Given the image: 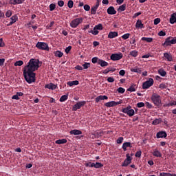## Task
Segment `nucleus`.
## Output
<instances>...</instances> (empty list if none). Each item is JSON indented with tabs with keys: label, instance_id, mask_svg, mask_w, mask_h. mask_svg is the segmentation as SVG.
<instances>
[{
	"label": "nucleus",
	"instance_id": "24",
	"mask_svg": "<svg viewBox=\"0 0 176 176\" xmlns=\"http://www.w3.org/2000/svg\"><path fill=\"white\" fill-rule=\"evenodd\" d=\"M98 65H100V67H108V65H109V64L108 63V62L100 59L98 60Z\"/></svg>",
	"mask_w": 176,
	"mask_h": 176
},
{
	"label": "nucleus",
	"instance_id": "46",
	"mask_svg": "<svg viewBox=\"0 0 176 176\" xmlns=\"http://www.w3.org/2000/svg\"><path fill=\"white\" fill-rule=\"evenodd\" d=\"M54 9H56V4L51 3L50 5V12H53V10H54Z\"/></svg>",
	"mask_w": 176,
	"mask_h": 176
},
{
	"label": "nucleus",
	"instance_id": "60",
	"mask_svg": "<svg viewBox=\"0 0 176 176\" xmlns=\"http://www.w3.org/2000/svg\"><path fill=\"white\" fill-rule=\"evenodd\" d=\"M71 49H72V46H68L67 47H66L65 49V53L67 54H68V53H69V52H71Z\"/></svg>",
	"mask_w": 176,
	"mask_h": 176
},
{
	"label": "nucleus",
	"instance_id": "63",
	"mask_svg": "<svg viewBox=\"0 0 176 176\" xmlns=\"http://www.w3.org/2000/svg\"><path fill=\"white\" fill-rule=\"evenodd\" d=\"M146 107L149 109H152V104L149 103V102H146Z\"/></svg>",
	"mask_w": 176,
	"mask_h": 176
},
{
	"label": "nucleus",
	"instance_id": "19",
	"mask_svg": "<svg viewBox=\"0 0 176 176\" xmlns=\"http://www.w3.org/2000/svg\"><path fill=\"white\" fill-rule=\"evenodd\" d=\"M71 135H80L82 134V131L78 129H74L70 131Z\"/></svg>",
	"mask_w": 176,
	"mask_h": 176
},
{
	"label": "nucleus",
	"instance_id": "10",
	"mask_svg": "<svg viewBox=\"0 0 176 176\" xmlns=\"http://www.w3.org/2000/svg\"><path fill=\"white\" fill-rule=\"evenodd\" d=\"M126 159H125L122 163V167H127V166L131 163V160H133V158L130 156V154H126Z\"/></svg>",
	"mask_w": 176,
	"mask_h": 176
},
{
	"label": "nucleus",
	"instance_id": "37",
	"mask_svg": "<svg viewBox=\"0 0 176 176\" xmlns=\"http://www.w3.org/2000/svg\"><path fill=\"white\" fill-rule=\"evenodd\" d=\"M23 64H24V62H23V60H18L14 63V67H21Z\"/></svg>",
	"mask_w": 176,
	"mask_h": 176
},
{
	"label": "nucleus",
	"instance_id": "56",
	"mask_svg": "<svg viewBox=\"0 0 176 176\" xmlns=\"http://www.w3.org/2000/svg\"><path fill=\"white\" fill-rule=\"evenodd\" d=\"M58 5L60 6V8H63L64 6V1L60 0L58 1Z\"/></svg>",
	"mask_w": 176,
	"mask_h": 176
},
{
	"label": "nucleus",
	"instance_id": "22",
	"mask_svg": "<svg viewBox=\"0 0 176 176\" xmlns=\"http://www.w3.org/2000/svg\"><path fill=\"white\" fill-rule=\"evenodd\" d=\"M153 155L155 157H162V153H160V151L157 148H155L153 150Z\"/></svg>",
	"mask_w": 176,
	"mask_h": 176
},
{
	"label": "nucleus",
	"instance_id": "23",
	"mask_svg": "<svg viewBox=\"0 0 176 176\" xmlns=\"http://www.w3.org/2000/svg\"><path fill=\"white\" fill-rule=\"evenodd\" d=\"M135 28H140V30L144 28V25L142 24V21L141 20L139 19L136 21Z\"/></svg>",
	"mask_w": 176,
	"mask_h": 176
},
{
	"label": "nucleus",
	"instance_id": "26",
	"mask_svg": "<svg viewBox=\"0 0 176 176\" xmlns=\"http://www.w3.org/2000/svg\"><path fill=\"white\" fill-rule=\"evenodd\" d=\"M162 122H163V120H162V118H156L152 122V124H153L154 126H157V124H160Z\"/></svg>",
	"mask_w": 176,
	"mask_h": 176
},
{
	"label": "nucleus",
	"instance_id": "53",
	"mask_svg": "<svg viewBox=\"0 0 176 176\" xmlns=\"http://www.w3.org/2000/svg\"><path fill=\"white\" fill-rule=\"evenodd\" d=\"M123 137H120L117 140V144H122L123 142Z\"/></svg>",
	"mask_w": 176,
	"mask_h": 176
},
{
	"label": "nucleus",
	"instance_id": "2",
	"mask_svg": "<svg viewBox=\"0 0 176 176\" xmlns=\"http://www.w3.org/2000/svg\"><path fill=\"white\" fill-rule=\"evenodd\" d=\"M151 101L155 107H160V105H162V97L156 93L152 94Z\"/></svg>",
	"mask_w": 176,
	"mask_h": 176
},
{
	"label": "nucleus",
	"instance_id": "20",
	"mask_svg": "<svg viewBox=\"0 0 176 176\" xmlns=\"http://www.w3.org/2000/svg\"><path fill=\"white\" fill-rule=\"evenodd\" d=\"M102 100H108V96L100 95L96 98L95 101H96V102H100V101H101Z\"/></svg>",
	"mask_w": 176,
	"mask_h": 176
},
{
	"label": "nucleus",
	"instance_id": "43",
	"mask_svg": "<svg viewBox=\"0 0 176 176\" xmlns=\"http://www.w3.org/2000/svg\"><path fill=\"white\" fill-rule=\"evenodd\" d=\"M88 32L89 34H92L93 35H98V30H90V31H88Z\"/></svg>",
	"mask_w": 176,
	"mask_h": 176
},
{
	"label": "nucleus",
	"instance_id": "41",
	"mask_svg": "<svg viewBox=\"0 0 176 176\" xmlns=\"http://www.w3.org/2000/svg\"><path fill=\"white\" fill-rule=\"evenodd\" d=\"M67 6L69 9H72L74 8V1L69 0L67 3Z\"/></svg>",
	"mask_w": 176,
	"mask_h": 176
},
{
	"label": "nucleus",
	"instance_id": "31",
	"mask_svg": "<svg viewBox=\"0 0 176 176\" xmlns=\"http://www.w3.org/2000/svg\"><path fill=\"white\" fill-rule=\"evenodd\" d=\"M141 41H145L146 42H148V43H151V42H153V38H151V37H142L141 38Z\"/></svg>",
	"mask_w": 176,
	"mask_h": 176
},
{
	"label": "nucleus",
	"instance_id": "28",
	"mask_svg": "<svg viewBox=\"0 0 176 176\" xmlns=\"http://www.w3.org/2000/svg\"><path fill=\"white\" fill-rule=\"evenodd\" d=\"M67 142H68L67 139H60V140H58L55 142V143L57 144L58 145H60L61 144H67Z\"/></svg>",
	"mask_w": 176,
	"mask_h": 176
},
{
	"label": "nucleus",
	"instance_id": "52",
	"mask_svg": "<svg viewBox=\"0 0 176 176\" xmlns=\"http://www.w3.org/2000/svg\"><path fill=\"white\" fill-rule=\"evenodd\" d=\"M53 25H54V21H52L50 24L47 25V28L48 30H52V27H53Z\"/></svg>",
	"mask_w": 176,
	"mask_h": 176
},
{
	"label": "nucleus",
	"instance_id": "61",
	"mask_svg": "<svg viewBox=\"0 0 176 176\" xmlns=\"http://www.w3.org/2000/svg\"><path fill=\"white\" fill-rule=\"evenodd\" d=\"M5 46V42H3V38H0V47H3Z\"/></svg>",
	"mask_w": 176,
	"mask_h": 176
},
{
	"label": "nucleus",
	"instance_id": "62",
	"mask_svg": "<svg viewBox=\"0 0 176 176\" xmlns=\"http://www.w3.org/2000/svg\"><path fill=\"white\" fill-rule=\"evenodd\" d=\"M119 75H120L121 76H124V75H126V72L124 70H120L119 72Z\"/></svg>",
	"mask_w": 176,
	"mask_h": 176
},
{
	"label": "nucleus",
	"instance_id": "15",
	"mask_svg": "<svg viewBox=\"0 0 176 176\" xmlns=\"http://www.w3.org/2000/svg\"><path fill=\"white\" fill-rule=\"evenodd\" d=\"M116 71V69L112 67H108L106 69H104L102 72V74L104 75H107V74H109V72H115Z\"/></svg>",
	"mask_w": 176,
	"mask_h": 176
},
{
	"label": "nucleus",
	"instance_id": "48",
	"mask_svg": "<svg viewBox=\"0 0 176 176\" xmlns=\"http://www.w3.org/2000/svg\"><path fill=\"white\" fill-rule=\"evenodd\" d=\"M138 108H142L143 107H145V103L140 102L137 104Z\"/></svg>",
	"mask_w": 176,
	"mask_h": 176
},
{
	"label": "nucleus",
	"instance_id": "57",
	"mask_svg": "<svg viewBox=\"0 0 176 176\" xmlns=\"http://www.w3.org/2000/svg\"><path fill=\"white\" fill-rule=\"evenodd\" d=\"M171 173H160V176H170Z\"/></svg>",
	"mask_w": 176,
	"mask_h": 176
},
{
	"label": "nucleus",
	"instance_id": "25",
	"mask_svg": "<svg viewBox=\"0 0 176 176\" xmlns=\"http://www.w3.org/2000/svg\"><path fill=\"white\" fill-rule=\"evenodd\" d=\"M108 14H116V11L115 10V8L113 6H110L107 9Z\"/></svg>",
	"mask_w": 176,
	"mask_h": 176
},
{
	"label": "nucleus",
	"instance_id": "14",
	"mask_svg": "<svg viewBox=\"0 0 176 176\" xmlns=\"http://www.w3.org/2000/svg\"><path fill=\"white\" fill-rule=\"evenodd\" d=\"M45 89H49L50 90H56L57 89V85L50 82L45 85Z\"/></svg>",
	"mask_w": 176,
	"mask_h": 176
},
{
	"label": "nucleus",
	"instance_id": "8",
	"mask_svg": "<svg viewBox=\"0 0 176 176\" xmlns=\"http://www.w3.org/2000/svg\"><path fill=\"white\" fill-rule=\"evenodd\" d=\"M120 104H123V100H120L118 102H116V101L108 102L104 104V106L107 107V108H111V107H116Z\"/></svg>",
	"mask_w": 176,
	"mask_h": 176
},
{
	"label": "nucleus",
	"instance_id": "18",
	"mask_svg": "<svg viewBox=\"0 0 176 176\" xmlns=\"http://www.w3.org/2000/svg\"><path fill=\"white\" fill-rule=\"evenodd\" d=\"M118 35V32H110L108 34V38L109 39H113V38H116Z\"/></svg>",
	"mask_w": 176,
	"mask_h": 176
},
{
	"label": "nucleus",
	"instance_id": "54",
	"mask_svg": "<svg viewBox=\"0 0 176 176\" xmlns=\"http://www.w3.org/2000/svg\"><path fill=\"white\" fill-rule=\"evenodd\" d=\"M142 154V152L141 151H138L135 153V157H140Z\"/></svg>",
	"mask_w": 176,
	"mask_h": 176
},
{
	"label": "nucleus",
	"instance_id": "64",
	"mask_svg": "<svg viewBox=\"0 0 176 176\" xmlns=\"http://www.w3.org/2000/svg\"><path fill=\"white\" fill-rule=\"evenodd\" d=\"M5 64V58H0V67H2Z\"/></svg>",
	"mask_w": 176,
	"mask_h": 176
},
{
	"label": "nucleus",
	"instance_id": "16",
	"mask_svg": "<svg viewBox=\"0 0 176 176\" xmlns=\"http://www.w3.org/2000/svg\"><path fill=\"white\" fill-rule=\"evenodd\" d=\"M127 148H133V146H131V143L126 142L123 143L122 144V149L124 152H126V151H127Z\"/></svg>",
	"mask_w": 176,
	"mask_h": 176
},
{
	"label": "nucleus",
	"instance_id": "42",
	"mask_svg": "<svg viewBox=\"0 0 176 176\" xmlns=\"http://www.w3.org/2000/svg\"><path fill=\"white\" fill-rule=\"evenodd\" d=\"M121 38H122V39H124V41H126V39H129V38H130V33H126L123 34Z\"/></svg>",
	"mask_w": 176,
	"mask_h": 176
},
{
	"label": "nucleus",
	"instance_id": "45",
	"mask_svg": "<svg viewBox=\"0 0 176 176\" xmlns=\"http://www.w3.org/2000/svg\"><path fill=\"white\" fill-rule=\"evenodd\" d=\"M100 60V59L97 58V57H94L91 59V62L93 63V64H96V63H98V60Z\"/></svg>",
	"mask_w": 176,
	"mask_h": 176
},
{
	"label": "nucleus",
	"instance_id": "50",
	"mask_svg": "<svg viewBox=\"0 0 176 176\" xmlns=\"http://www.w3.org/2000/svg\"><path fill=\"white\" fill-rule=\"evenodd\" d=\"M159 36H166V32H163V30H161L158 32Z\"/></svg>",
	"mask_w": 176,
	"mask_h": 176
},
{
	"label": "nucleus",
	"instance_id": "39",
	"mask_svg": "<svg viewBox=\"0 0 176 176\" xmlns=\"http://www.w3.org/2000/svg\"><path fill=\"white\" fill-rule=\"evenodd\" d=\"M103 29L102 27V24L99 23L96 25H95V27L94 28V30H99L100 31H101Z\"/></svg>",
	"mask_w": 176,
	"mask_h": 176
},
{
	"label": "nucleus",
	"instance_id": "47",
	"mask_svg": "<svg viewBox=\"0 0 176 176\" xmlns=\"http://www.w3.org/2000/svg\"><path fill=\"white\" fill-rule=\"evenodd\" d=\"M117 91H118V93H120L121 94H123V93H124V91H126V89H124V88H123V87H119L117 89Z\"/></svg>",
	"mask_w": 176,
	"mask_h": 176
},
{
	"label": "nucleus",
	"instance_id": "29",
	"mask_svg": "<svg viewBox=\"0 0 176 176\" xmlns=\"http://www.w3.org/2000/svg\"><path fill=\"white\" fill-rule=\"evenodd\" d=\"M25 0H11V3L12 5H20V3H23Z\"/></svg>",
	"mask_w": 176,
	"mask_h": 176
},
{
	"label": "nucleus",
	"instance_id": "34",
	"mask_svg": "<svg viewBox=\"0 0 176 176\" xmlns=\"http://www.w3.org/2000/svg\"><path fill=\"white\" fill-rule=\"evenodd\" d=\"M129 55L132 57H137V56H138V51L133 50L129 53Z\"/></svg>",
	"mask_w": 176,
	"mask_h": 176
},
{
	"label": "nucleus",
	"instance_id": "12",
	"mask_svg": "<svg viewBox=\"0 0 176 176\" xmlns=\"http://www.w3.org/2000/svg\"><path fill=\"white\" fill-rule=\"evenodd\" d=\"M10 20L11 21L7 25L8 27H10V25H13V24H14V23H16L17 20H19V16H17V15L15 14L10 18Z\"/></svg>",
	"mask_w": 176,
	"mask_h": 176
},
{
	"label": "nucleus",
	"instance_id": "35",
	"mask_svg": "<svg viewBox=\"0 0 176 176\" xmlns=\"http://www.w3.org/2000/svg\"><path fill=\"white\" fill-rule=\"evenodd\" d=\"M68 100V95H63L60 97L59 101L60 102H64V101H67Z\"/></svg>",
	"mask_w": 176,
	"mask_h": 176
},
{
	"label": "nucleus",
	"instance_id": "32",
	"mask_svg": "<svg viewBox=\"0 0 176 176\" xmlns=\"http://www.w3.org/2000/svg\"><path fill=\"white\" fill-rule=\"evenodd\" d=\"M55 56L56 57H58L59 58H61V57H63V56H64V53H63L60 51H56L54 52Z\"/></svg>",
	"mask_w": 176,
	"mask_h": 176
},
{
	"label": "nucleus",
	"instance_id": "40",
	"mask_svg": "<svg viewBox=\"0 0 176 176\" xmlns=\"http://www.w3.org/2000/svg\"><path fill=\"white\" fill-rule=\"evenodd\" d=\"M101 167H104V165L100 162H96V164H94L95 168H101Z\"/></svg>",
	"mask_w": 176,
	"mask_h": 176
},
{
	"label": "nucleus",
	"instance_id": "49",
	"mask_svg": "<svg viewBox=\"0 0 176 176\" xmlns=\"http://www.w3.org/2000/svg\"><path fill=\"white\" fill-rule=\"evenodd\" d=\"M107 82H109V83H113V82H115V78H113V77H108Z\"/></svg>",
	"mask_w": 176,
	"mask_h": 176
},
{
	"label": "nucleus",
	"instance_id": "44",
	"mask_svg": "<svg viewBox=\"0 0 176 176\" xmlns=\"http://www.w3.org/2000/svg\"><path fill=\"white\" fill-rule=\"evenodd\" d=\"M82 67L84 68V69H87V68H90V63H85L83 65H82Z\"/></svg>",
	"mask_w": 176,
	"mask_h": 176
},
{
	"label": "nucleus",
	"instance_id": "55",
	"mask_svg": "<svg viewBox=\"0 0 176 176\" xmlns=\"http://www.w3.org/2000/svg\"><path fill=\"white\" fill-rule=\"evenodd\" d=\"M12 10H9L6 12V17H10L12 16Z\"/></svg>",
	"mask_w": 176,
	"mask_h": 176
},
{
	"label": "nucleus",
	"instance_id": "51",
	"mask_svg": "<svg viewBox=\"0 0 176 176\" xmlns=\"http://www.w3.org/2000/svg\"><path fill=\"white\" fill-rule=\"evenodd\" d=\"M160 23V18H156L154 19V25H157Z\"/></svg>",
	"mask_w": 176,
	"mask_h": 176
},
{
	"label": "nucleus",
	"instance_id": "1",
	"mask_svg": "<svg viewBox=\"0 0 176 176\" xmlns=\"http://www.w3.org/2000/svg\"><path fill=\"white\" fill-rule=\"evenodd\" d=\"M39 68V59L32 58L28 63V65L23 68V76L26 82L29 84L35 82L36 74L35 71Z\"/></svg>",
	"mask_w": 176,
	"mask_h": 176
},
{
	"label": "nucleus",
	"instance_id": "59",
	"mask_svg": "<svg viewBox=\"0 0 176 176\" xmlns=\"http://www.w3.org/2000/svg\"><path fill=\"white\" fill-rule=\"evenodd\" d=\"M127 90L128 91H131L132 93L133 91H135V88L132 85Z\"/></svg>",
	"mask_w": 176,
	"mask_h": 176
},
{
	"label": "nucleus",
	"instance_id": "6",
	"mask_svg": "<svg viewBox=\"0 0 176 176\" xmlns=\"http://www.w3.org/2000/svg\"><path fill=\"white\" fill-rule=\"evenodd\" d=\"M122 112H123V113H126L130 118H131V116H134L135 113L134 109H131V106H128L125 108H123L122 109Z\"/></svg>",
	"mask_w": 176,
	"mask_h": 176
},
{
	"label": "nucleus",
	"instance_id": "27",
	"mask_svg": "<svg viewBox=\"0 0 176 176\" xmlns=\"http://www.w3.org/2000/svg\"><path fill=\"white\" fill-rule=\"evenodd\" d=\"M78 85H79V81L78 80L67 82V86H69L70 87L72 86H78Z\"/></svg>",
	"mask_w": 176,
	"mask_h": 176
},
{
	"label": "nucleus",
	"instance_id": "21",
	"mask_svg": "<svg viewBox=\"0 0 176 176\" xmlns=\"http://www.w3.org/2000/svg\"><path fill=\"white\" fill-rule=\"evenodd\" d=\"M164 57L167 60V61H173V55H171V54L166 52L164 54Z\"/></svg>",
	"mask_w": 176,
	"mask_h": 176
},
{
	"label": "nucleus",
	"instance_id": "3",
	"mask_svg": "<svg viewBox=\"0 0 176 176\" xmlns=\"http://www.w3.org/2000/svg\"><path fill=\"white\" fill-rule=\"evenodd\" d=\"M176 43V36H169L165 39L164 43H162V46L164 47H167V46H171V45H175Z\"/></svg>",
	"mask_w": 176,
	"mask_h": 176
},
{
	"label": "nucleus",
	"instance_id": "33",
	"mask_svg": "<svg viewBox=\"0 0 176 176\" xmlns=\"http://www.w3.org/2000/svg\"><path fill=\"white\" fill-rule=\"evenodd\" d=\"M131 72H135L136 74H141V69L138 67L131 68Z\"/></svg>",
	"mask_w": 176,
	"mask_h": 176
},
{
	"label": "nucleus",
	"instance_id": "4",
	"mask_svg": "<svg viewBox=\"0 0 176 176\" xmlns=\"http://www.w3.org/2000/svg\"><path fill=\"white\" fill-rule=\"evenodd\" d=\"M36 47L39 49V50H45L46 52H49V45L45 42L38 41L36 45Z\"/></svg>",
	"mask_w": 176,
	"mask_h": 176
},
{
	"label": "nucleus",
	"instance_id": "58",
	"mask_svg": "<svg viewBox=\"0 0 176 176\" xmlns=\"http://www.w3.org/2000/svg\"><path fill=\"white\" fill-rule=\"evenodd\" d=\"M84 10H86V12H89V10H90V6L88 4L85 5Z\"/></svg>",
	"mask_w": 176,
	"mask_h": 176
},
{
	"label": "nucleus",
	"instance_id": "9",
	"mask_svg": "<svg viewBox=\"0 0 176 176\" xmlns=\"http://www.w3.org/2000/svg\"><path fill=\"white\" fill-rule=\"evenodd\" d=\"M85 105H86V101L78 102L73 106L72 111H78V109H80Z\"/></svg>",
	"mask_w": 176,
	"mask_h": 176
},
{
	"label": "nucleus",
	"instance_id": "5",
	"mask_svg": "<svg viewBox=\"0 0 176 176\" xmlns=\"http://www.w3.org/2000/svg\"><path fill=\"white\" fill-rule=\"evenodd\" d=\"M83 23V18H76L72 20L70 23V27L72 28H76L79 24H82Z\"/></svg>",
	"mask_w": 176,
	"mask_h": 176
},
{
	"label": "nucleus",
	"instance_id": "38",
	"mask_svg": "<svg viewBox=\"0 0 176 176\" xmlns=\"http://www.w3.org/2000/svg\"><path fill=\"white\" fill-rule=\"evenodd\" d=\"M97 7H95V6H92L91 8V14H96L97 13Z\"/></svg>",
	"mask_w": 176,
	"mask_h": 176
},
{
	"label": "nucleus",
	"instance_id": "36",
	"mask_svg": "<svg viewBox=\"0 0 176 176\" xmlns=\"http://www.w3.org/2000/svg\"><path fill=\"white\" fill-rule=\"evenodd\" d=\"M124 10H126V4L120 6L118 9V12H124Z\"/></svg>",
	"mask_w": 176,
	"mask_h": 176
},
{
	"label": "nucleus",
	"instance_id": "11",
	"mask_svg": "<svg viewBox=\"0 0 176 176\" xmlns=\"http://www.w3.org/2000/svg\"><path fill=\"white\" fill-rule=\"evenodd\" d=\"M151 86H153V79L149 78L148 80L143 82L142 89H149Z\"/></svg>",
	"mask_w": 176,
	"mask_h": 176
},
{
	"label": "nucleus",
	"instance_id": "30",
	"mask_svg": "<svg viewBox=\"0 0 176 176\" xmlns=\"http://www.w3.org/2000/svg\"><path fill=\"white\" fill-rule=\"evenodd\" d=\"M158 74L161 76H166V75H167V72L164 70V69H160L158 70Z\"/></svg>",
	"mask_w": 176,
	"mask_h": 176
},
{
	"label": "nucleus",
	"instance_id": "13",
	"mask_svg": "<svg viewBox=\"0 0 176 176\" xmlns=\"http://www.w3.org/2000/svg\"><path fill=\"white\" fill-rule=\"evenodd\" d=\"M157 138H166L167 137V133L166 131H161L156 134Z\"/></svg>",
	"mask_w": 176,
	"mask_h": 176
},
{
	"label": "nucleus",
	"instance_id": "17",
	"mask_svg": "<svg viewBox=\"0 0 176 176\" xmlns=\"http://www.w3.org/2000/svg\"><path fill=\"white\" fill-rule=\"evenodd\" d=\"M169 23L170 24H175V23H176V12H174L170 15V18L169 19Z\"/></svg>",
	"mask_w": 176,
	"mask_h": 176
},
{
	"label": "nucleus",
	"instance_id": "7",
	"mask_svg": "<svg viewBox=\"0 0 176 176\" xmlns=\"http://www.w3.org/2000/svg\"><path fill=\"white\" fill-rule=\"evenodd\" d=\"M123 58V54L118 53V54H112L110 56V59L112 61H119V60H122Z\"/></svg>",
	"mask_w": 176,
	"mask_h": 176
}]
</instances>
